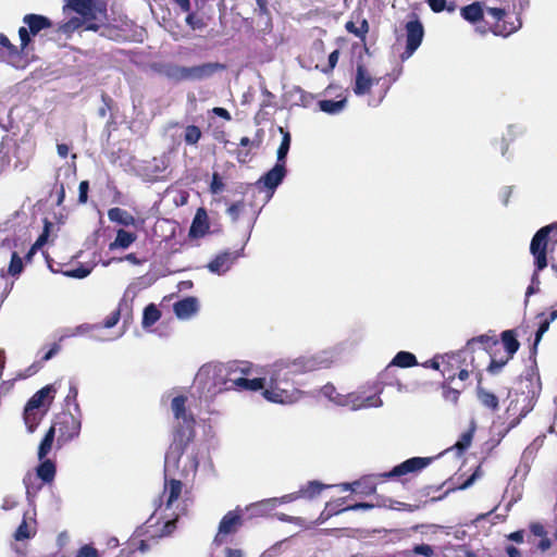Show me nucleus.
<instances>
[{"instance_id":"nucleus-52","label":"nucleus","mask_w":557,"mask_h":557,"mask_svg":"<svg viewBox=\"0 0 557 557\" xmlns=\"http://www.w3.org/2000/svg\"><path fill=\"white\" fill-rule=\"evenodd\" d=\"M91 270L84 265H81L76 269L67 270L64 272V275L73 278H85L90 274Z\"/></svg>"},{"instance_id":"nucleus-12","label":"nucleus","mask_w":557,"mask_h":557,"mask_svg":"<svg viewBox=\"0 0 557 557\" xmlns=\"http://www.w3.org/2000/svg\"><path fill=\"white\" fill-rule=\"evenodd\" d=\"M287 174L286 165L275 163L272 169L265 172L257 182L256 186L261 189L262 187L270 191L271 197L275 189L283 183Z\"/></svg>"},{"instance_id":"nucleus-46","label":"nucleus","mask_w":557,"mask_h":557,"mask_svg":"<svg viewBox=\"0 0 557 557\" xmlns=\"http://www.w3.org/2000/svg\"><path fill=\"white\" fill-rule=\"evenodd\" d=\"M549 325H550V322H548V320L546 318H544L540 322L539 329H537V331L535 333V337H534V343H533V348H532L533 354L536 352L537 345L540 344L543 335L548 331Z\"/></svg>"},{"instance_id":"nucleus-22","label":"nucleus","mask_w":557,"mask_h":557,"mask_svg":"<svg viewBox=\"0 0 557 557\" xmlns=\"http://www.w3.org/2000/svg\"><path fill=\"white\" fill-rule=\"evenodd\" d=\"M35 516L36 509H34L33 511H26L24 513L23 520L14 533V539L16 541L27 540L35 535Z\"/></svg>"},{"instance_id":"nucleus-45","label":"nucleus","mask_w":557,"mask_h":557,"mask_svg":"<svg viewBox=\"0 0 557 557\" xmlns=\"http://www.w3.org/2000/svg\"><path fill=\"white\" fill-rule=\"evenodd\" d=\"M426 3L431 8V10L435 13L443 12L445 10L451 12L455 10L453 3L448 4L447 0H426Z\"/></svg>"},{"instance_id":"nucleus-31","label":"nucleus","mask_w":557,"mask_h":557,"mask_svg":"<svg viewBox=\"0 0 557 557\" xmlns=\"http://www.w3.org/2000/svg\"><path fill=\"white\" fill-rule=\"evenodd\" d=\"M331 487V485L323 484L319 481H309L305 486L300 487L298 493L300 498L312 499L318 496L323 490Z\"/></svg>"},{"instance_id":"nucleus-55","label":"nucleus","mask_w":557,"mask_h":557,"mask_svg":"<svg viewBox=\"0 0 557 557\" xmlns=\"http://www.w3.org/2000/svg\"><path fill=\"white\" fill-rule=\"evenodd\" d=\"M243 209H244V202L236 201L227 208L226 212H227L228 216L231 218V220L233 222H236L239 219V215H240V212L243 211Z\"/></svg>"},{"instance_id":"nucleus-10","label":"nucleus","mask_w":557,"mask_h":557,"mask_svg":"<svg viewBox=\"0 0 557 557\" xmlns=\"http://www.w3.org/2000/svg\"><path fill=\"white\" fill-rule=\"evenodd\" d=\"M554 228V224L543 226L532 237L530 252L534 257V265L537 268V271H542L547 267L548 237Z\"/></svg>"},{"instance_id":"nucleus-21","label":"nucleus","mask_w":557,"mask_h":557,"mask_svg":"<svg viewBox=\"0 0 557 557\" xmlns=\"http://www.w3.org/2000/svg\"><path fill=\"white\" fill-rule=\"evenodd\" d=\"M199 309L198 300L195 297H185L173 305L175 315L181 320L190 319Z\"/></svg>"},{"instance_id":"nucleus-56","label":"nucleus","mask_w":557,"mask_h":557,"mask_svg":"<svg viewBox=\"0 0 557 557\" xmlns=\"http://www.w3.org/2000/svg\"><path fill=\"white\" fill-rule=\"evenodd\" d=\"M24 484L26 486V498H27L29 507H32L30 511H33L35 509V496L40 487H34V486L29 485L27 483L26 478L24 479Z\"/></svg>"},{"instance_id":"nucleus-44","label":"nucleus","mask_w":557,"mask_h":557,"mask_svg":"<svg viewBox=\"0 0 557 557\" xmlns=\"http://www.w3.org/2000/svg\"><path fill=\"white\" fill-rule=\"evenodd\" d=\"M473 438V429L462 433L460 438L455 444L454 448H456L459 453H463L471 445Z\"/></svg>"},{"instance_id":"nucleus-37","label":"nucleus","mask_w":557,"mask_h":557,"mask_svg":"<svg viewBox=\"0 0 557 557\" xmlns=\"http://www.w3.org/2000/svg\"><path fill=\"white\" fill-rule=\"evenodd\" d=\"M161 317L160 310L157 308L156 305L150 304L145 307L144 313H143V327L147 329L151 325H153Z\"/></svg>"},{"instance_id":"nucleus-27","label":"nucleus","mask_w":557,"mask_h":557,"mask_svg":"<svg viewBox=\"0 0 557 557\" xmlns=\"http://www.w3.org/2000/svg\"><path fill=\"white\" fill-rule=\"evenodd\" d=\"M318 106L320 111L330 114V115H337L341 112L344 111V109L347 106V98L343 97L339 100H331V99H324L319 100Z\"/></svg>"},{"instance_id":"nucleus-29","label":"nucleus","mask_w":557,"mask_h":557,"mask_svg":"<svg viewBox=\"0 0 557 557\" xmlns=\"http://www.w3.org/2000/svg\"><path fill=\"white\" fill-rule=\"evenodd\" d=\"M54 393L53 385H46L38 392H36L27 401L25 407H28V410H37L44 406L45 400L48 397H52L51 394Z\"/></svg>"},{"instance_id":"nucleus-47","label":"nucleus","mask_w":557,"mask_h":557,"mask_svg":"<svg viewBox=\"0 0 557 557\" xmlns=\"http://www.w3.org/2000/svg\"><path fill=\"white\" fill-rule=\"evenodd\" d=\"M338 58H339V50L338 49H335L333 50L330 54H329V59H327V65L324 66V67H320L319 65H317L315 67L319 69L322 73L324 74H329L331 73L334 67L336 66L337 62H338Z\"/></svg>"},{"instance_id":"nucleus-53","label":"nucleus","mask_w":557,"mask_h":557,"mask_svg":"<svg viewBox=\"0 0 557 557\" xmlns=\"http://www.w3.org/2000/svg\"><path fill=\"white\" fill-rule=\"evenodd\" d=\"M123 260H126L128 262H131L132 264H135V265H138V264H141L144 261L138 259L137 256L135 253H128L126 255L125 257L123 258H116V257H113L111 258L110 260H107V261H103L102 262V265L103 267H108L110 265L112 262H121Z\"/></svg>"},{"instance_id":"nucleus-17","label":"nucleus","mask_w":557,"mask_h":557,"mask_svg":"<svg viewBox=\"0 0 557 557\" xmlns=\"http://www.w3.org/2000/svg\"><path fill=\"white\" fill-rule=\"evenodd\" d=\"M403 38L404 37H396V41L392 46V52L395 55L397 54L401 62H405L420 47L423 37H406L405 42Z\"/></svg>"},{"instance_id":"nucleus-11","label":"nucleus","mask_w":557,"mask_h":557,"mask_svg":"<svg viewBox=\"0 0 557 557\" xmlns=\"http://www.w3.org/2000/svg\"><path fill=\"white\" fill-rule=\"evenodd\" d=\"M59 424V435L57 438V446L61 448L64 444L73 441L79 436L82 429V421L79 418L72 413L65 414Z\"/></svg>"},{"instance_id":"nucleus-16","label":"nucleus","mask_w":557,"mask_h":557,"mask_svg":"<svg viewBox=\"0 0 557 557\" xmlns=\"http://www.w3.org/2000/svg\"><path fill=\"white\" fill-rule=\"evenodd\" d=\"M379 82L380 78L371 77L363 64H357L352 91L358 97L364 96L369 94L372 86L379 84Z\"/></svg>"},{"instance_id":"nucleus-41","label":"nucleus","mask_w":557,"mask_h":557,"mask_svg":"<svg viewBox=\"0 0 557 557\" xmlns=\"http://www.w3.org/2000/svg\"><path fill=\"white\" fill-rule=\"evenodd\" d=\"M24 422L26 424L27 431L33 433L38 426L41 417L36 412V410H28V407L24 408L23 413Z\"/></svg>"},{"instance_id":"nucleus-18","label":"nucleus","mask_w":557,"mask_h":557,"mask_svg":"<svg viewBox=\"0 0 557 557\" xmlns=\"http://www.w3.org/2000/svg\"><path fill=\"white\" fill-rule=\"evenodd\" d=\"M242 510L239 509V507L228 511L220 521L219 531L214 539V542L220 544L222 535L234 533L236 529L242 525Z\"/></svg>"},{"instance_id":"nucleus-20","label":"nucleus","mask_w":557,"mask_h":557,"mask_svg":"<svg viewBox=\"0 0 557 557\" xmlns=\"http://www.w3.org/2000/svg\"><path fill=\"white\" fill-rule=\"evenodd\" d=\"M151 69L174 83L183 82V66L181 65L171 62H154L151 64Z\"/></svg>"},{"instance_id":"nucleus-7","label":"nucleus","mask_w":557,"mask_h":557,"mask_svg":"<svg viewBox=\"0 0 557 557\" xmlns=\"http://www.w3.org/2000/svg\"><path fill=\"white\" fill-rule=\"evenodd\" d=\"M225 370L227 371V383L230 391H260L264 388L265 377H256L248 379V375L251 372V364L247 361H230L223 363Z\"/></svg>"},{"instance_id":"nucleus-39","label":"nucleus","mask_w":557,"mask_h":557,"mask_svg":"<svg viewBox=\"0 0 557 557\" xmlns=\"http://www.w3.org/2000/svg\"><path fill=\"white\" fill-rule=\"evenodd\" d=\"M100 324L83 323L74 327L73 330H66L64 334L60 336V341H64L66 337L81 336L92 332L94 330L100 329Z\"/></svg>"},{"instance_id":"nucleus-5","label":"nucleus","mask_w":557,"mask_h":557,"mask_svg":"<svg viewBox=\"0 0 557 557\" xmlns=\"http://www.w3.org/2000/svg\"><path fill=\"white\" fill-rule=\"evenodd\" d=\"M432 460L433 458L430 457H412L395 466L391 471L364 475L360 480L355 481L357 491L366 495L374 494L376 492L377 480H388L422 470L426 468Z\"/></svg>"},{"instance_id":"nucleus-26","label":"nucleus","mask_w":557,"mask_h":557,"mask_svg":"<svg viewBox=\"0 0 557 557\" xmlns=\"http://www.w3.org/2000/svg\"><path fill=\"white\" fill-rule=\"evenodd\" d=\"M57 472L55 463L51 459L44 458L36 468L37 476L44 483H51Z\"/></svg>"},{"instance_id":"nucleus-34","label":"nucleus","mask_w":557,"mask_h":557,"mask_svg":"<svg viewBox=\"0 0 557 557\" xmlns=\"http://www.w3.org/2000/svg\"><path fill=\"white\" fill-rule=\"evenodd\" d=\"M500 336L508 358H512L520 347V344L516 338L515 331L506 330Z\"/></svg>"},{"instance_id":"nucleus-36","label":"nucleus","mask_w":557,"mask_h":557,"mask_svg":"<svg viewBox=\"0 0 557 557\" xmlns=\"http://www.w3.org/2000/svg\"><path fill=\"white\" fill-rule=\"evenodd\" d=\"M476 394H478L479 400L481 401V404L484 407L490 408L492 410L498 409L499 403H498V398L495 394L484 389L481 386H478Z\"/></svg>"},{"instance_id":"nucleus-23","label":"nucleus","mask_w":557,"mask_h":557,"mask_svg":"<svg viewBox=\"0 0 557 557\" xmlns=\"http://www.w3.org/2000/svg\"><path fill=\"white\" fill-rule=\"evenodd\" d=\"M348 403L351 410H359L363 408H379L383 405L382 399L377 395H370L363 397L357 393L348 394Z\"/></svg>"},{"instance_id":"nucleus-42","label":"nucleus","mask_w":557,"mask_h":557,"mask_svg":"<svg viewBox=\"0 0 557 557\" xmlns=\"http://www.w3.org/2000/svg\"><path fill=\"white\" fill-rule=\"evenodd\" d=\"M540 272L541 271H537V268L535 267V270L531 276L530 285L528 286V288L525 290V299H524L525 306L529 302L530 296L535 295L540 292V284H541Z\"/></svg>"},{"instance_id":"nucleus-33","label":"nucleus","mask_w":557,"mask_h":557,"mask_svg":"<svg viewBox=\"0 0 557 557\" xmlns=\"http://www.w3.org/2000/svg\"><path fill=\"white\" fill-rule=\"evenodd\" d=\"M54 437H55V426L52 425L46 432L44 438L41 440V442L39 444L38 453H37L39 460H42L44 458H46L47 455L50 453Z\"/></svg>"},{"instance_id":"nucleus-24","label":"nucleus","mask_w":557,"mask_h":557,"mask_svg":"<svg viewBox=\"0 0 557 557\" xmlns=\"http://www.w3.org/2000/svg\"><path fill=\"white\" fill-rule=\"evenodd\" d=\"M209 230L208 215L203 208H199L193 219L188 235L191 238L202 237Z\"/></svg>"},{"instance_id":"nucleus-61","label":"nucleus","mask_w":557,"mask_h":557,"mask_svg":"<svg viewBox=\"0 0 557 557\" xmlns=\"http://www.w3.org/2000/svg\"><path fill=\"white\" fill-rule=\"evenodd\" d=\"M443 396L447 401L457 404L459 398V391L451 387H444Z\"/></svg>"},{"instance_id":"nucleus-64","label":"nucleus","mask_w":557,"mask_h":557,"mask_svg":"<svg viewBox=\"0 0 557 557\" xmlns=\"http://www.w3.org/2000/svg\"><path fill=\"white\" fill-rule=\"evenodd\" d=\"M17 506V502L13 497H5L2 502L1 508L5 511L12 510Z\"/></svg>"},{"instance_id":"nucleus-62","label":"nucleus","mask_w":557,"mask_h":557,"mask_svg":"<svg viewBox=\"0 0 557 557\" xmlns=\"http://www.w3.org/2000/svg\"><path fill=\"white\" fill-rule=\"evenodd\" d=\"M76 557H98V552L90 545H84L79 548Z\"/></svg>"},{"instance_id":"nucleus-32","label":"nucleus","mask_w":557,"mask_h":557,"mask_svg":"<svg viewBox=\"0 0 557 557\" xmlns=\"http://www.w3.org/2000/svg\"><path fill=\"white\" fill-rule=\"evenodd\" d=\"M280 132L282 133V141L276 151V163L286 165V158L290 148L292 137L289 132L284 131L283 127H280Z\"/></svg>"},{"instance_id":"nucleus-4","label":"nucleus","mask_w":557,"mask_h":557,"mask_svg":"<svg viewBox=\"0 0 557 557\" xmlns=\"http://www.w3.org/2000/svg\"><path fill=\"white\" fill-rule=\"evenodd\" d=\"M226 376L227 371L223 363L203 364L195 379L200 398L207 403L212 401L216 395L230 391Z\"/></svg>"},{"instance_id":"nucleus-43","label":"nucleus","mask_w":557,"mask_h":557,"mask_svg":"<svg viewBox=\"0 0 557 557\" xmlns=\"http://www.w3.org/2000/svg\"><path fill=\"white\" fill-rule=\"evenodd\" d=\"M201 138V131L196 125H188L185 128L184 140L187 145H195Z\"/></svg>"},{"instance_id":"nucleus-13","label":"nucleus","mask_w":557,"mask_h":557,"mask_svg":"<svg viewBox=\"0 0 557 557\" xmlns=\"http://www.w3.org/2000/svg\"><path fill=\"white\" fill-rule=\"evenodd\" d=\"M223 69L224 65L218 62H208L195 66H183V82L203 81Z\"/></svg>"},{"instance_id":"nucleus-3","label":"nucleus","mask_w":557,"mask_h":557,"mask_svg":"<svg viewBox=\"0 0 557 557\" xmlns=\"http://www.w3.org/2000/svg\"><path fill=\"white\" fill-rule=\"evenodd\" d=\"M187 397L178 395L171 401L174 418L178 421L173 433V441L165 454L166 475L178 468V461L185 450H189V444L194 438L195 419L193 413L186 410Z\"/></svg>"},{"instance_id":"nucleus-54","label":"nucleus","mask_w":557,"mask_h":557,"mask_svg":"<svg viewBox=\"0 0 557 557\" xmlns=\"http://www.w3.org/2000/svg\"><path fill=\"white\" fill-rule=\"evenodd\" d=\"M510 359L511 358H508V357L506 359H500V360L492 358V360L487 367V371L493 375L498 374Z\"/></svg>"},{"instance_id":"nucleus-63","label":"nucleus","mask_w":557,"mask_h":557,"mask_svg":"<svg viewBox=\"0 0 557 557\" xmlns=\"http://www.w3.org/2000/svg\"><path fill=\"white\" fill-rule=\"evenodd\" d=\"M321 393L324 397L332 400L334 396L336 395V389L332 384H326L321 388Z\"/></svg>"},{"instance_id":"nucleus-57","label":"nucleus","mask_w":557,"mask_h":557,"mask_svg":"<svg viewBox=\"0 0 557 557\" xmlns=\"http://www.w3.org/2000/svg\"><path fill=\"white\" fill-rule=\"evenodd\" d=\"M121 318V312L119 309L111 312L103 321L102 326L106 329H111L117 324Z\"/></svg>"},{"instance_id":"nucleus-35","label":"nucleus","mask_w":557,"mask_h":557,"mask_svg":"<svg viewBox=\"0 0 557 557\" xmlns=\"http://www.w3.org/2000/svg\"><path fill=\"white\" fill-rule=\"evenodd\" d=\"M418 361L413 354L409 351H399L395 355L393 360L389 363V367L396 366L400 368H410L417 366Z\"/></svg>"},{"instance_id":"nucleus-60","label":"nucleus","mask_w":557,"mask_h":557,"mask_svg":"<svg viewBox=\"0 0 557 557\" xmlns=\"http://www.w3.org/2000/svg\"><path fill=\"white\" fill-rule=\"evenodd\" d=\"M262 503V500L258 502V503H255V504H251L250 506H248L246 509L247 510H250L251 511V515L252 516H263L265 515L267 512L271 511L272 509L268 508V506H260L259 505Z\"/></svg>"},{"instance_id":"nucleus-38","label":"nucleus","mask_w":557,"mask_h":557,"mask_svg":"<svg viewBox=\"0 0 557 557\" xmlns=\"http://www.w3.org/2000/svg\"><path fill=\"white\" fill-rule=\"evenodd\" d=\"M298 498H300V494L298 492H294V493L283 495L281 497H272V498L263 499L262 503L259 505V507L268 506V508L274 509L277 505L290 503Z\"/></svg>"},{"instance_id":"nucleus-48","label":"nucleus","mask_w":557,"mask_h":557,"mask_svg":"<svg viewBox=\"0 0 557 557\" xmlns=\"http://www.w3.org/2000/svg\"><path fill=\"white\" fill-rule=\"evenodd\" d=\"M476 343L482 344L484 346V349H487L491 346L498 345V341L495 337H491L488 335H480L478 337H474L468 342V345L470 346Z\"/></svg>"},{"instance_id":"nucleus-19","label":"nucleus","mask_w":557,"mask_h":557,"mask_svg":"<svg viewBox=\"0 0 557 557\" xmlns=\"http://www.w3.org/2000/svg\"><path fill=\"white\" fill-rule=\"evenodd\" d=\"M527 132V126L523 123H511L506 127V132L500 139V154L509 159V147L518 138L522 137Z\"/></svg>"},{"instance_id":"nucleus-58","label":"nucleus","mask_w":557,"mask_h":557,"mask_svg":"<svg viewBox=\"0 0 557 557\" xmlns=\"http://www.w3.org/2000/svg\"><path fill=\"white\" fill-rule=\"evenodd\" d=\"M412 552L417 555H422L425 557H431L434 553L433 548L429 544H418L414 545Z\"/></svg>"},{"instance_id":"nucleus-9","label":"nucleus","mask_w":557,"mask_h":557,"mask_svg":"<svg viewBox=\"0 0 557 557\" xmlns=\"http://www.w3.org/2000/svg\"><path fill=\"white\" fill-rule=\"evenodd\" d=\"M484 16L487 23H493V35H512L518 32L522 22L518 15L508 14L502 8L484 7Z\"/></svg>"},{"instance_id":"nucleus-8","label":"nucleus","mask_w":557,"mask_h":557,"mask_svg":"<svg viewBox=\"0 0 557 557\" xmlns=\"http://www.w3.org/2000/svg\"><path fill=\"white\" fill-rule=\"evenodd\" d=\"M12 42L9 37H0L2 58L15 69H25L33 59L32 50L28 48L33 37H15Z\"/></svg>"},{"instance_id":"nucleus-30","label":"nucleus","mask_w":557,"mask_h":557,"mask_svg":"<svg viewBox=\"0 0 557 557\" xmlns=\"http://www.w3.org/2000/svg\"><path fill=\"white\" fill-rule=\"evenodd\" d=\"M108 218L111 222L117 223L123 226L135 225L136 219L126 210L119 207L109 209Z\"/></svg>"},{"instance_id":"nucleus-6","label":"nucleus","mask_w":557,"mask_h":557,"mask_svg":"<svg viewBox=\"0 0 557 557\" xmlns=\"http://www.w3.org/2000/svg\"><path fill=\"white\" fill-rule=\"evenodd\" d=\"M199 466L198 459V449L196 447H191L187 450V455L185 458L181 457L178 461V468L173 472L166 475L164 471L165 482L169 484L165 485L164 493L168 494L166 498V507H171V505L178 498L182 492V482L180 479H176V474L180 476L188 479L189 476H195L197 469Z\"/></svg>"},{"instance_id":"nucleus-28","label":"nucleus","mask_w":557,"mask_h":557,"mask_svg":"<svg viewBox=\"0 0 557 557\" xmlns=\"http://www.w3.org/2000/svg\"><path fill=\"white\" fill-rule=\"evenodd\" d=\"M136 234L120 228L116 232L115 239L109 244V249H127L136 240Z\"/></svg>"},{"instance_id":"nucleus-1","label":"nucleus","mask_w":557,"mask_h":557,"mask_svg":"<svg viewBox=\"0 0 557 557\" xmlns=\"http://www.w3.org/2000/svg\"><path fill=\"white\" fill-rule=\"evenodd\" d=\"M327 366L325 360H320L317 357H299L296 359H281L275 361L269 369V384L263 389L265 399L277 404H292L297 400L298 391L280 389L278 383L288 385L293 383L294 376L324 368Z\"/></svg>"},{"instance_id":"nucleus-25","label":"nucleus","mask_w":557,"mask_h":557,"mask_svg":"<svg viewBox=\"0 0 557 557\" xmlns=\"http://www.w3.org/2000/svg\"><path fill=\"white\" fill-rule=\"evenodd\" d=\"M461 16L472 24L480 22L484 18L483 3L476 1L461 8Z\"/></svg>"},{"instance_id":"nucleus-14","label":"nucleus","mask_w":557,"mask_h":557,"mask_svg":"<svg viewBox=\"0 0 557 557\" xmlns=\"http://www.w3.org/2000/svg\"><path fill=\"white\" fill-rule=\"evenodd\" d=\"M242 253L243 248L236 251H223L216 255L215 258L207 264V268L213 274H225Z\"/></svg>"},{"instance_id":"nucleus-15","label":"nucleus","mask_w":557,"mask_h":557,"mask_svg":"<svg viewBox=\"0 0 557 557\" xmlns=\"http://www.w3.org/2000/svg\"><path fill=\"white\" fill-rule=\"evenodd\" d=\"M25 26H21L17 30V35H37L39 32L48 29L52 26V22L49 17L40 14H26L23 17Z\"/></svg>"},{"instance_id":"nucleus-51","label":"nucleus","mask_w":557,"mask_h":557,"mask_svg":"<svg viewBox=\"0 0 557 557\" xmlns=\"http://www.w3.org/2000/svg\"><path fill=\"white\" fill-rule=\"evenodd\" d=\"M224 187H225V185L223 183L221 175L218 172H213L211 184H210V191L213 195H216V194L222 193Z\"/></svg>"},{"instance_id":"nucleus-2","label":"nucleus","mask_w":557,"mask_h":557,"mask_svg":"<svg viewBox=\"0 0 557 557\" xmlns=\"http://www.w3.org/2000/svg\"><path fill=\"white\" fill-rule=\"evenodd\" d=\"M107 11L102 0H64V18L58 23L57 32L62 35L98 32L106 25Z\"/></svg>"},{"instance_id":"nucleus-40","label":"nucleus","mask_w":557,"mask_h":557,"mask_svg":"<svg viewBox=\"0 0 557 557\" xmlns=\"http://www.w3.org/2000/svg\"><path fill=\"white\" fill-rule=\"evenodd\" d=\"M24 270L23 259L16 251H13L11 255V260L7 270V273L13 277H17L22 274Z\"/></svg>"},{"instance_id":"nucleus-49","label":"nucleus","mask_w":557,"mask_h":557,"mask_svg":"<svg viewBox=\"0 0 557 557\" xmlns=\"http://www.w3.org/2000/svg\"><path fill=\"white\" fill-rule=\"evenodd\" d=\"M294 92L299 95V104L305 108L310 107V104L312 103V101L314 99V96L312 94L307 92L299 86H296L294 88Z\"/></svg>"},{"instance_id":"nucleus-50","label":"nucleus","mask_w":557,"mask_h":557,"mask_svg":"<svg viewBox=\"0 0 557 557\" xmlns=\"http://www.w3.org/2000/svg\"><path fill=\"white\" fill-rule=\"evenodd\" d=\"M406 35H423L424 29L422 23L414 18L406 23Z\"/></svg>"},{"instance_id":"nucleus-59","label":"nucleus","mask_w":557,"mask_h":557,"mask_svg":"<svg viewBox=\"0 0 557 557\" xmlns=\"http://www.w3.org/2000/svg\"><path fill=\"white\" fill-rule=\"evenodd\" d=\"M89 183L82 181L78 186V202L86 203L88 199Z\"/></svg>"}]
</instances>
